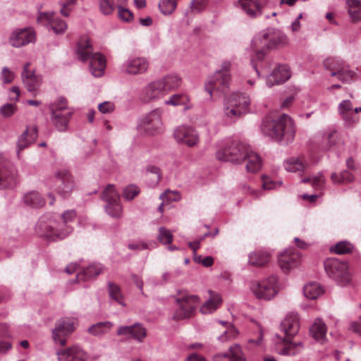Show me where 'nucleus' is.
Returning a JSON list of instances; mask_svg holds the SVG:
<instances>
[{"label":"nucleus","instance_id":"7","mask_svg":"<svg viewBox=\"0 0 361 361\" xmlns=\"http://www.w3.org/2000/svg\"><path fill=\"white\" fill-rule=\"evenodd\" d=\"M324 267L328 276L338 285L345 287L351 283L352 275L347 262L329 258L324 261Z\"/></svg>","mask_w":361,"mask_h":361},{"label":"nucleus","instance_id":"22","mask_svg":"<svg viewBox=\"0 0 361 361\" xmlns=\"http://www.w3.org/2000/svg\"><path fill=\"white\" fill-rule=\"evenodd\" d=\"M59 361H85L87 354L79 346L73 345L57 352Z\"/></svg>","mask_w":361,"mask_h":361},{"label":"nucleus","instance_id":"6","mask_svg":"<svg viewBox=\"0 0 361 361\" xmlns=\"http://www.w3.org/2000/svg\"><path fill=\"white\" fill-rule=\"evenodd\" d=\"M249 288L256 298L264 300H272L281 290L279 279L274 275L259 281H252Z\"/></svg>","mask_w":361,"mask_h":361},{"label":"nucleus","instance_id":"51","mask_svg":"<svg viewBox=\"0 0 361 361\" xmlns=\"http://www.w3.org/2000/svg\"><path fill=\"white\" fill-rule=\"evenodd\" d=\"M177 7L176 0H160L159 8L164 15L171 14Z\"/></svg>","mask_w":361,"mask_h":361},{"label":"nucleus","instance_id":"8","mask_svg":"<svg viewBox=\"0 0 361 361\" xmlns=\"http://www.w3.org/2000/svg\"><path fill=\"white\" fill-rule=\"evenodd\" d=\"M231 63L230 61H224L221 63V69L209 77L207 82L205 83L204 89L210 96L212 95L214 91L223 94L226 92L231 80Z\"/></svg>","mask_w":361,"mask_h":361},{"label":"nucleus","instance_id":"32","mask_svg":"<svg viewBox=\"0 0 361 361\" xmlns=\"http://www.w3.org/2000/svg\"><path fill=\"white\" fill-rule=\"evenodd\" d=\"M338 113L342 118L348 124L355 122L352 102L350 100H343L338 105Z\"/></svg>","mask_w":361,"mask_h":361},{"label":"nucleus","instance_id":"42","mask_svg":"<svg viewBox=\"0 0 361 361\" xmlns=\"http://www.w3.org/2000/svg\"><path fill=\"white\" fill-rule=\"evenodd\" d=\"M146 176L149 181V186L154 188L158 185L161 180L160 169L155 166H148L146 169Z\"/></svg>","mask_w":361,"mask_h":361},{"label":"nucleus","instance_id":"33","mask_svg":"<svg viewBox=\"0 0 361 361\" xmlns=\"http://www.w3.org/2000/svg\"><path fill=\"white\" fill-rule=\"evenodd\" d=\"M221 298L218 293H210V298L200 307L202 314H211L214 312L221 304Z\"/></svg>","mask_w":361,"mask_h":361},{"label":"nucleus","instance_id":"56","mask_svg":"<svg viewBox=\"0 0 361 361\" xmlns=\"http://www.w3.org/2000/svg\"><path fill=\"white\" fill-rule=\"evenodd\" d=\"M159 198L167 204L171 202H177L180 199V195L178 191L166 190L159 195Z\"/></svg>","mask_w":361,"mask_h":361},{"label":"nucleus","instance_id":"40","mask_svg":"<svg viewBox=\"0 0 361 361\" xmlns=\"http://www.w3.org/2000/svg\"><path fill=\"white\" fill-rule=\"evenodd\" d=\"M24 202L26 204L33 207H41L45 204L44 199L38 192L32 191L24 196Z\"/></svg>","mask_w":361,"mask_h":361},{"label":"nucleus","instance_id":"30","mask_svg":"<svg viewBox=\"0 0 361 361\" xmlns=\"http://www.w3.org/2000/svg\"><path fill=\"white\" fill-rule=\"evenodd\" d=\"M324 293V288L318 282H310L303 287V294L305 298L316 300Z\"/></svg>","mask_w":361,"mask_h":361},{"label":"nucleus","instance_id":"36","mask_svg":"<svg viewBox=\"0 0 361 361\" xmlns=\"http://www.w3.org/2000/svg\"><path fill=\"white\" fill-rule=\"evenodd\" d=\"M18 182V173L15 170H0V185L14 187Z\"/></svg>","mask_w":361,"mask_h":361},{"label":"nucleus","instance_id":"17","mask_svg":"<svg viewBox=\"0 0 361 361\" xmlns=\"http://www.w3.org/2000/svg\"><path fill=\"white\" fill-rule=\"evenodd\" d=\"M35 39V34L30 28L14 30L9 37V43L14 47L25 46Z\"/></svg>","mask_w":361,"mask_h":361},{"label":"nucleus","instance_id":"44","mask_svg":"<svg viewBox=\"0 0 361 361\" xmlns=\"http://www.w3.org/2000/svg\"><path fill=\"white\" fill-rule=\"evenodd\" d=\"M349 6L348 13L353 21L361 20V1L346 0Z\"/></svg>","mask_w":361,"mask_h":361},{"label":"nucleus","instance_id":"13","mask_svg":"<svg viewBox=\"0 0 361 361\" xmlns=\"http://www.w3.org/2000/svg\"><path fill=\"white\" fill-rule=\"evenodd\" d=\"M173 136L177 142L189 147L196 146L200 142L199 133L191 126L183 125L177 127L173 132Z\"/></svg>","mask_w":361,"mask_h":361},{"label":"nucleus","instance_id":"45","mask_svg":"<svg viewBox=\"0 0 361 361\" xmlns=\"http://www.w3.org/2000/svg\"><path fill=\"white\" fill-rule=\"evenodd\" d=\"M101 197L106 202V204L120 200L119 192L115 190L114 185L111 184L108 185L103 190Z\"/></svg>","mask_w":361,"mask_h":361},{"label":"nucleus","instance_id":"54","mask_svg":"<svg viewBox=\"0 0 361 361\" xmlns=\"http://www.w3.org/2000/svg\"><path fill=\"white\" fill-rule=\"evenodd\" d=\"M173 235L171 231L165 227L159 228L158 240L164 245H169L173 240Z\"/></svg>","mask_w":361,"mask_h":361},{"label":"nucleus","instance_id":"9","mask_svg":"<svg viewBox=\"0 0 361 361\" xmlns=\"http://www.w3.org/2000/svg\"><path fill=\"white\" fill-rule=\"evenodd\" d=\"M163 109L157 108L145 114L140 119L137 128L148 135L159 133L163 128Z\"/></svg>","mask_w":361,"mask_h":361},{"label":"nucleus","instance_id":"53","mask_svg":"<svg viewBox=\"0 0 361 361\" xmlns=\"http://www.w3.org/2000/svg\"><path fill=\"white\" fill-rule=\"evenodd\" d=\"M353 250V245L347 241H341L336 243L331 248V250L338 255L350 252Z\"/></svg>","mask_w":361,"mask_h":361},{"label":"nucleus","instance_id":"11","mask_svg":"<svg viewBox=\"0 0 361 361\" xmlns=\"http://www.w3.org/2000/svg\"><path fill=\"white\" fill-rule=\"evenodd\" d=\"M50 109L51 111V119L54 126L59 131H66L73 114L72 110L68 107L66 100L64 98L59 99L51 106Z\"/></svg>","mask_w":361,"mask_h":361},{"label":"nucleus","instance_id":"38","mask_svg":"<svg viewBox=\"0 0 361 361\" xmlns=\"http://www.w3.org/2000/svg\"><path fill=\"white\" fill-rule=\"evenodd\" d=\"M343 61L338 57H329L323 61V66L329 72L331 76L335 77Z\"/></svg>","mask_w":361,"mask_h":361},{"label":"nucleus","instance_id":"64","mask_svg":"<svg viewBox=\"0 0 361 361\" xmlns=\"http://www.w3.org/2000/svg\"><path fill=\"white\" fill-rule=\"evenodd\" d=\"M1 78L4 83H11L14 79V73L8 68L5 67L2 69Z\"/></svg>","mask_w":361,"mask_h":361},{"label":"nucleus","instance_id":"28","mask_svg":"<svg viewBox=\"0 0 361 361\" xmlns=\"http://www.w3.org/2000/svg\"><path fill=\"white\" fill-rule=\"evenodd\" d=\"M214 361H245L241 348L234 345L229 348V353H219L214 356Z\"/></svg>","mask_w":361,"mask_h":361},{"label":"nucleus","instance_id":"59","mask_svg":"<svg viewBox=\"0 0 361 361\" xmlns=\"http://www.w3.org/2000/svg\"><path fill=\"white\" fill-rule=\"evenodd\" d=\"M118 16L121 20L125 22H130L133 19V13L121 5L118 6Z\"/></svg>","mask_w":361,"mask_h":361},{"label":"nucleus","instance_id":"58","mask_svg":"<svg viewBox=\"0 0 361 361\" xmlns=\"http://www.w3.org/2000/svg\"><path fill=\"white\" fill-rule=\"evenodd\" d=\"M140 193V189L134 185L127 186L123 192V197L127 200H131Z\"/></svg>","mask_w":361,"mask_h":361},{"label":"nucleus","instance_id":"25","mask_svg":"<svg viewBox=\"0 0 361 361\" xmlns=\"http://www.w3.org/2000/svg\"><path fill=\"white\" fill-rule=\"evenodd\" d=\"M269 32L263 31L255 35L252 40V49L255 52V57L258 60H262L264 57V48L270 49L269 47Z\"/></svg>","mask_w":361,"mask_h":361},{"label":"nucleus","instance_id":"3","mask_svg":"<svg viewBox=\"0 0 361 361\" xmlns=\"http://www.w3.org/2000/svg\"><path fill=\"white\" fill-rule=\"evenodd\" d=\"M76 216L74 210H68L62 216V221H51L49 224L40 220L36 227L37 233L49 240H61L72 233L73 228L68 225L72 222Z\"/></svg>","mask_w":361,"mask_h":361},{"label":"nucleus","instance_id":"26","mask_svg":"<svg viewBox=\"0 0 361 361\" xmlns=\"http://www.w3.org/2000/svg\"><path fill=\"white\" fill-rule=\"evenodd\" d=\"M158 81L165 94H168L171 91H173L180 87L182 84V78L177 73H169L161 78Z\"/></svg>","mask_w":361,"mask_h":361},{"label":"nucleus","instance_id":"61","mask_svg":"<svg viewBox=\"0 0 361 361\" xmlns=\"http://www.w3.org/2000/svg\"><path fill=\"white\" fill-rule=\"evenodd\" d=\"M17 111V106L12 104H6L0 109L1 114L4 117H10Z\"/></svg>","mask_w":361,"mask_h":361},{"label":"nucleus","instance_id":"4","mask_svg":"<svg viewBox=\"0 0 361 361\" xmlns=\"http://www.w3.org/2000/svg\"><path fill=\"white\" fill-rule=\"evenodd\" d=\"M173 298L176 305L172 317L175 320L192 317L200 302L197 295L190 294L186 290H178Z\"/></svg>","mask_w":361,"mask_h":361},{"label":"nucleus","instance_id":"39","mask_svg":"<svg viewBox=\"0 0 361 361\" xmlns=\"http://www.w3.org/2000/svg\"><path fill=\"white\" fill-rule=\"evenodd\" d=\"M306 164L304 163L300 159L296 157H291L288 159L284 162V168L289 172H301L306 168Z\"/></svg>","mask_w":361,"mask_h":361},{"label":"nucleus","instance_id":"20","mask_svg":"<svg viewBox=\"0 0 361 361\" xmlns=\"http://www.w3.org/2000/svg\"><path fill=\"white\" fill-rule=\"evenodd\" d=\"M290 75V71L287 65H278L267 77V85L268 87H272L282 84L287 81Z\"/></svg>","mask_w":361,"mask_h":361},{"label":"nucleus","instance_id":"50","mask_svg":"<svg viewBox=\"0 0 361 361\" xmlns=\"http://www.w3.org/2000/svg\"><path fill=\"white\" fill-rule=\"evenodd\" d=\"M189 100L187 94H174L171 95L168 99L164 101L166 105H171L173 106L185 105Z\"/></svg>","mask_w":361,"mask_h":361},{"label":"nucleus","instance_id":"15","mask_svg":"<svg viewBox=\"0 0 361 361\" xmlns=\"http://www.w3.org/2000/svg\"><path fill=\"white\" fill-rule=\"evenodd\" d=\"M300 253L293 249L285 250L279 255V265L283 273H288L300 263Z\"/></svg>","mask_w":361,"mask_h":361},{"label":"nucleus","instance_id":"16","mask_svg":"<svg viewBox=\"0 0 361 361\" xmlns=\"http://www.w3.org/2000/svg\"><path fill=\"white\" fill-rule=\"evenodd\" d=\"M165 94L158 81V80L147 84L141 90L140 99L144 103L157 101L163 97Z\"/></svg>","mask_w":361,"mask_h":361},{"label":"nucleus","instance_id":"12","mask_svg":"<svg viewBox=\"0 0 361 361\" xmlns=\"http://www.w3.org/2000/svg\"><path fill=\"white\" fill-rule=\"evenodd\" d=\"M76 319L64 317L59 319L52 330V338L56 343L61 345L66 344V338L75 331Z\"/></svg>","mask_w":361,"mask_h":361},{"label":"nucleus","instance_id":"24","mask_svg":"<svg viewBox=\"0 0 361 361\" xmlns=\"http://www.w3.org/2000/svg\"><path fill=\"white\" fill-rule=\"evenodd\" d=\"M38 20L47 23L57 35L64 33L67 29L66 22L56 17L54 12L40 13Z\"/></svg>","mask_w":361,"mask_h":361},{"label":"nucleus","instance_id":"19","mask_svg":"<svg viewBox=\"0 0 361 361\" xmlns=\"http://www.w3.org/2000/svg\"><path fill=\"white\" fill-rule=\"evenodd\" d=\"M30 63H27L23 66L21 73L22 80L28 92L36 93L41 85V78L35 74L34 71L29 69Z\"/></svg>","mask_w":361,"mask_h":361},{"label":"nucleus","instance_id":"5","mask_svg":"<svg viewBox=\"0 0 361 361\" xmlns=\"http://www.w3.org/2000/svg\"><path fill=\"white\" fill-rule=\"evenodd\" d=\"M250 105L249 96L245 93L233 92L224 99V116L231 120L238 118L249 111Z\"/></svg>","mask_w":361,"mask_h":361},{"label":"nucleus","instance_id":"62","mask_svg":"<svg viewBox=\"0 0 361 361\" xmlns=\"http://www.w3.org/2000/svg\"><path fill=\"white\" fill-rule=\"evenodd\" d=\"M98 109L102 114H109L114 111L115 105L111 102H104L98 105Z\"/></svg>","mask_w":361,"mask_h":361},{"label":"nucleus","instance_id":"31","mask_svg":"<svg viewBox=\"0 0 361 361\" xmlns=\"http://www.w3.org/2000/svg\"><path fill=\"white\" fill-rule=\"evenodd\" d=\"M271 258V254L266 250H257L249 255L248 262L255 267H262L267 264Z\"/></svg>","mask_w":361,"mask_h":361},{"label":"nucleus","instance_id":"34","mask_svg":"<svg viewBox=\"0 0 361 361\" xmlns=\"http://www.w3.org/2000/svg\"><path fill=\"white\" fill-rule=\"evenodd\" d=\"M244 161H247L246 169L248 172L255 173L261 168L262 161L260 157L250 147L247 152V156H246Z\"/></svg>","mask_w":361,"mask_h":361},{"label":"nucleus","instance_id":"49","mask_svg":"<svg viewBox=\"0 0 361 361\" xmlns=\"http://www.w3.org/2000/svg\"><path fill=\"white\" fill-rule=\"evenodd\" d=\"M269 41L270 44L269 45V47L271 49L275 47L286 44L288 38L286 35L283 33L274 32L272 34L269 33Z\"/></svg>","mask_w":361,"mask_h":361},{"label":"nucleus","instance_id":"29","mask_svg":"<svg viewBox=\"0 0 361 361\" xmlns=\"http://www.w3.org/2000/svg\"><path fill=\"white\" fill-rule=\"evenodd\" d=\"M76 54L81 61H86L90 56V37L82 36L78 42Z\"/></svg>","mask_w":361,"mask_h":361},{"label":"nucleus","instance_id":"2","mask_svg":"<svg viewBox=\"0 0 361 361\" xmlns=\"http://www.w3.org/2000/svg\"><path fill=\"white\" fill-rule=\"evenodd\" d=\"M300 329L299 316L295 312L288 313L281 324V330L283 332L284 338L276 335L277 343H281L283 348L281 353L286 355H295L303 350L301 342L292 343V338L295 336Z\"/></svg>","mask_w":361,"mask_h":361},{"label":"nucleus","instance_id":"63","mask_svg":"<svg viewBox=\"0 0 361 361\" xmlns=\"http://www.w3.org/2000/svg\"><path fill=\"white\" fill-rule=\"evenodd\" d=\"M262 188L264 190H272V189H274L276 188H277L278 186L281 185V183H275L274 181H272L269 178L267 177V176H262Z\"/></svg>","mask_w":361,"mask_h":361},{"label":"nucleus","instance_id":"41","mask_svg":"<svg viewBox=\"0 0 361 361\" xmlns=\"http://www.w3.org/2000/svg\"><path fill=\"white\" fill-rule=\"evenodd\" d=\"M302 183H310L316 190H323L326 183V179L322 172L313 176L306 177L302 179Z\"/></svg>","mask_w":361,"mask_h":361},{"label":"nucleus","instance_id":"14","mask_svg":"<svg viewBox=\"0 0 361 361\" xmlns=\"http://www.w3.org/2000/svg\"><path fill=\"white\" fill-rule=\"evenodd\" d=\"M149 65V61L145 57L130 56L123 62L121 70L123 73L128 75H141L147 71Z\"/></svg>","mask_w":361,"mask_h":361},{"label":"nucleus","instance_id":"23","mask_svg":"<svg viewBox=\"0 0 361 361\" xmlns=\"http://www.w3.org/2000/svg\"><path fill=\"white\" fill-rule=\"evenodd\" d=\"M58 180L57 192L62 197L68 196L74 187L73 178L67 171H61L56 173Z\"/></svg>","mask_w":361,"mask_h":361},{"label":"nucleus","instance_id":"10","mask_svg":"<svg viewBox=\"0 0 361 361\" xmlns=\"http://www.w3.org/2000/svg\"><path fill=\"white\" fill-rule=\"evenodd\" d=\"M250 147L238 141L232 142L228 147L216 152V158L219 160L240 164L247 156Z\"/></svg>","mask_w":361,"mask_h":361},{"label":"nucleus","instance_id":"37","mask_svg":"<svg viewBox=\"0 0 361 361\" xmlns=\"http://www.w3.org/2000/svg\"><path fill=\"white\" fill-rule=\"evenodd\" d=\"M312 336L319 341H322L326 334V326L320 319H317L310 329Z\"/></svg>","mask_w":361,"mask_h":361},{"label":"nucleus","instance_id":"52","mask_svg":"<svg viewBox=\"0 0 361 361\" xmlns=\"http://www.w3.org/2000/svg\"><path fill=\"white\" fill-rule=\"evenodd\" d=\"M109 293L111 298L121 305L124 306L125 304L122 301V294L119 286L114 283H108Z\"/></svg>","mask_w":361,"mask_h":361},{"label":"nucleus","instance_id":"57","mask_svg":"<svg viewBox=\"0 0 361 361\" xmlns=\"http://www.w3.org/2000/svg\"><path fill=\"white\" fill-rule=\"evenodd\" d=\"M99 7L103 14L110 15L114 12L116 6L114 0H99Z\"/></svg>","mask_w":361,"mask_h":361},{"label":"nucleus","instance_id":"35","mask_svg":"<svg viewBox=\"0 0 361 361\" xmlns=\"http://www.w3.org/2000/svg\"><path fill=\"white\" fill-rule=\"evenodd\" d=\"M355 76V71L350 68L345 61H343L335 77L343 83H350L354 80Z\"/></svg>","mask_w":361,"mask_h":361},{"label":"nucleus","instance_id":"48","mask_svg":"<svg viewBox=\"0 0 361 361\" xmlns=\"http://www.w3.org/2000/svg\"><path fill=\"white\" fill-rule=\"evenodd\" d=\"M331 179L336 184L347 183L354 180V176L348 171H343L340 174L333 173L331 176Z\"/></svg>","mask_w":361,"mask_h":361},{"label":"nucleus","instance_id":"46","mask_svg":"<svg viewBox=\"0 0 361 361\" xmlns=\"http://www.w3.org/2000/svg\"><path fill=\"white\" fill-rule=\"evenodd\" d=\"M341 142L340 134L336 130H332L326 134L324 144L326 149L329 150L336 147Z\"/></svg>","mask_w":361,"mask_h":361},{"label":"nucleus","instance_id":"1","mask_svg":"<svg viewBox=\"0 0 361 361\" xmlns=\"http://www.w3.org/2000/svg\"><path fill=\"white\" fill-rule=\"evenodd\" d=\"M262 133L276 141L292 142L295 135V127L293 119L283 114L277 117L268 116L262 123Z\"/></svg>","mask_w":361,"mask_h":361},{"label":"nucleus","instance_id":"60","mask_svg":"<svg viewBox=\"0 0 361 361\" xmlns=\"http://www.w3.org/2000/svg\"><path fill=\"white\" fill-rule=\"evenodd\" d=\"M207 1L208 0H192L190 8L193 13H200L205 8Z\"/></svg>","mask_w":361,"mask_h":361},{"label":"nucleus","instance_id":"43","mask_svg":"<svg viewBox=\"0 0 361 361\" xmlns=\"http://www.w3.org/2000/svg\"><path fill=\"white\" fill-rule=\"evenodd\" d=\"M104 208L106 212L112 218L120 219L123 215V207L121 204V200L119 201L106 203Z\"/></svg>","mask_w":361,"mask_h":361},{"label":"nucleus","instance_id":"21","mask_svg":"<svg viewBox=\"0 0 361 361\" xmlns=\"http://www.w3.org/2000/svg\"><path fill=\"white\" fill-rule=\"evenodd\" d=\"M250 18H257L263 13L264 6L259 0H238L235 4Z\"/></svg>","mask_w":361,"mask_h":361},{"label":"nucleus","instance_id":"47","mask_svg":"<svg viewBox=\"0 0 361 361\" xmlns=\"http://www.w3.org/2000/svg\"><path fill=\"white\" fill-rule=\"evenodd\" d=\"M112 326L113 324L110 322H102L93 324L92 325V335L101 336L107 334Z\"/></svg>","mask_w":361,"mask_h":361},{"label":"nucleus","instance_id":"27","mask_svg":"<svg viewBox=\"0 0 361 361\" xmlns=\"http://www.w3.org/2000/svg\"><path fill=\"white\" fill-rule=\"evenodd\" d=\"M106 68V56L100 52H92V75L95 78L102 77Z\"/></svg>","mask_w":361,"mask_h":361},{"label":"nucleus","instance_id":"55","mask_svg":"<svg viewBox=\"0 0 361 361\" xmlns=\"http://www.w3.org/2000/svg\"><path fill=\"white\" fill-rule=\"evenodd\" d=\"M37 137V128L36 127H32L30 130H27L25 132L22 136V140H26V143L23 144V140L19 141V147L20 149H23L27 146L28 143H30L35 140Z\"/></svg>","mask_w":361,"mask_h":361},{"label":"nucleus","instance_id":"18","mask_svg":"<svg viewBox=\"0 0 361 361\" xmlns=\"http://www.w3.org/2000/svg\"><path fill=\"white\" fill-rule=\"evenodd\" d=\"M118 336H126L128 338H133L138 342H142L147 335L145 328L140 323L131 326H121L117 330Z\"/></svg>","mask_w":361,"mask_h":361}]
</instances>
